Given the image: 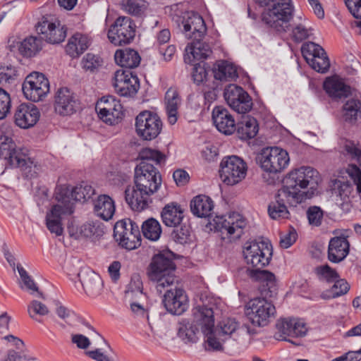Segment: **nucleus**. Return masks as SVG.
I'll return each mask as SVG.
<instances>
[{"mask_svg":"<svg viewBox=\"0 0 361 361\" xmlns=\"http://www.w3.org/2000/svg\"><path fill=\"white\" fill-rule=\"evenodd\" d=\"M138 157L140 161L135 168L134 185L126 188L125 199L133 210L140 212L148 207L150 196L161 185V175L156 166L164 165L166 156L158 149L145 147Z\"/></svg>","mask_w":361,"mask_h":361,"instance_id":"obj_1","label":"nucleus"},{"mask_svg":"<svg viewBox=\"0 0 361 361\" xmlns=\"http://www.w3.org/2000/svg\"><path fill=\"white\" fill-rule=\"evenodd\" d=\"M243 255L247 265L249 277L260 283L258 290L264 296H272L277 290L275 275L263 269L269 265L273 255L271 242L263 237L247 243L244 247Z\"/></svg>","mask_w":361,"mask_h":361,"instance_id":"obj_2","label":"nucleus"},{"mask_svg":"<svg viewBox=\"0 0 361 361\" xmlns=\"http://www.w3.org/2000/svg\"><path fill=\"white\" fill-rule=\"evenodd\" d=\"M320 181L318 171L310 166H302L288 173L279 189L295 196L300 203L313 197Z\"/></svg>","mask_w":361,"mask_h":361,"instance_id":"obj_3","label":"nucleus"},{"mask_svg":"<svg viewBox=\"0 0 361 361\" xmlns=\"http://www.w3.org/2000/svg\"><path fill=\"white\" fill-rule=\"evenodd\" d=\"M177 255L169 249L154 254L147 268L149 281L157 283V290L161 293L162 288L172 285L176 279V264L174 262Z\"/></svg>","mask_w":361,"mask_h":361,"instance_id":"obj_4","label":"nucleus"},{"mask_svg":"<svg viewBox=\"0 0 361 361\" xmlns=\"http://www.w3.org/2000/svg\"><path fill=\"white\" fill-rule=\"evenodd\" d=\"M294 16L292 0H276L271 8H264L261 13V21L267 27L283 33L290 30Z\"/></svg>","mask_w":361,"mask_h":361,"instance_id":"obj_5","label":"nucleus"},{"mask_svg":"<svg viewBox=\"0 0 361 361\" xmlns=\"http://www.w3.org/2000/svg\"><path fill=\"white\" fill-rule=\"evenodd\" d=\"M276 291L272 296H264L261 293V297L251 299L245 305V313L249 321L255 326H265L274 318L276 308L271 301L268 299L274 298Z\"/></svg>","mask_w":361,"mask_h":361,"instance_id":"obj_6","label":"nucleus"},{"mask_svg":"<svg viewBox=\"0 0 361 361\" xmlns=\"http://www.w3.org/2000/svg\"><path fill=\"white\" fill-rule=\"evenodd\" d=\"M163 123L157 113L149 110L140 112L135 119L137 135L142 140L156 139L162 130Z\"/></svg>","mask_w":361,"mask_h":361,"instance_id":"obj_7","label":"nucleus"},{"mask_svg":"<svg viewBox=\"0 0 361 361\" xmlns=\"http://www.w3.org/2000/svg\"><path fill=\"white\" fill-rule=\"evenodd\" d=\"M257 161L264 171L278 173L288 166L290 158L286 150L274 147L263 149L257 156Z\"/></svg>","mask_w":361,"mask_h":361,"instance_id":"obj_8","label":"nucleus"},{"mask_svg":"<svg viewBox=\"0 0 361 361\" xmlns=\"http://www.w3.org/2000/svg\"><path fill=\"white\" fill-rule=\"evenodd\" d=\"M247 170V164L242 158L231 155L222 159L219 175L224 183L234 185L245 178Z\"/></svg>","mask_w":361,"mask_h":361,"instance_id":"obj_9","label":"nucleus"},{"mask_svg":"<svg viewBox=\"0 0 361 361\" xmlns=\"http://www.w3.org/2000/svg\"><path fill=\"white\" fill-rule=\"evenodd\" d=\"M50 90L48 78L39 72L28 74L22 84L25 97L30 101L37 102L43 100Z\"/></svg>","mask_w":361,"mask_h":361,"instance_id":"obj_10","label":"nucleus"},{"mask_svg":"<svg viewBox=\"0 0 361 361\" xmlns=\"http://www.w3.org/2000/svg\"><path fill=\"white\" fill-rule=\"evenodd\" d=\"M214 223V228L222 235L226 234L230 240L240 238L247 225L246 219L238 212H232L227 216H216Z\"/></svg>","mask_w":361,"mask_h":361,"instance_id":"obj_11","label":"nucleus"},{"mask_svg":"<svg viewBox=\"0 0 361 361\" xmlns=\"http://www.w3.org/2000/svg\"><path fill=\"white\" fill-rule=\"evenodd\" d=\"M136 25L128 16H119L108 31L109 41L116 46L130 44L135 36Z\"/></svg>","mask_w":361,"mask_h":361,"instance_id":"obj_12","label":"nucleus"},{"mask_svg":"<svg viewBox=\"0 0 361 361\" xmlns=\"http://www.w3.org/2000/svg\"><path fill=\"white\" fill-rule=\"evenodd\" d=\"M37 32L42 39L49 44H59L64 41L67 35V27L51 16H43L35 26Z\"/></svg>","mask_w":361,"mask_h":361,"instance_id":"obj_13","label":"nucleus"},{"mask_svg":"<svg viewBox=\"0 0 361 361\" xmlns=\"http://www.w3.org/2000/svg\"><path fill=\"white\" fill-rule=\"evenodd\" d=\"M224 97L229 106L238 114H246L252 108V99L243 87L229 84L224 92Z\"/></svg>","mask_w":361,"mask_h":361,"instance_id":"obj_14","label":"nucleus"},{"mask_svg":"<svg viewBox=\"0 0 361 361\" xmlns=\"http://www.w3.org/2000/svg\"><path fill=\"white\" fill-rule=\"evenodd\" d=\"M113 86L119 96L133 97L140 88V80L133 71L118 69L114 73Z\"/></svg>","mask_w":361,"mask_h":361,"instance_id":"obj_15","label":"nucleus"},{"mask_svg":"<svg viewBox=\"0 0 361 361\" xmlns=\"http://www.w3.org/2000/svg\"><path fill=\"white\" fill-rule=\"evenodd\" d=\"M295 196H290L288 192L278 190L275 195V200L271 202L268 206V214L271 219L278 220L281 219H289V207H296L300 204Z\"/></svg>","mask_w":361,"mask_h":361,"instance_id":"obj_16","label":"nucleus"},{"mask_svg":"<svg viewBox=\"0 0 361 361\" xmlns=\"http://www.w3.org/2000/svg\"><path fill=\"white\" fill-rule=\"evenodd\" d=\"M277 332L274 335V338L279 341H285L294 345H298L290 339V337H302L304 336L307 331L306 325L300 319H283L279 320L276 324Z\"/></svg>","mask_w":361,"mask_h":361,"instance_id":"obj_17","label":"nucleus"},{"mask_svg":"<svg viewBox=\"0 0 361 361\" xmlns=\"http://www.w3.org/2000/svg\"><path fill=\"white\" fill-rule=\"evenodd\" d=\"M187 296L183 289L175 287L167 290L164 295L162 302L169 313L180 315L188 308Z\"/></svg>","mask_w":361,"mask_h":361,"instance_id":"obj_18","label":"nucleus"},{"mask_svg":"<svg viewBox=\"0 0 361 361\" xmlns=\"http://www.w3.org/2000/svg\"><path fill=\"white\" fill-rule=\"evenodd\" d=\"M78 101L68 87L59 88L54 97V109L61 116H69L76 112Z\"/></svg>","mask_w":361,"mask_h":361,"instance_id":"obj_19","label":"nucleus"},{"mask_svg":"<svg viewBox=\"0 0 361 361\" xmlns=\"http://www.w3.org/2000/svg\"><path fill=\"white\" fill-rule=\"evenodd\" d=\"M40 112L38 108L31 103H22L18 105L14 114V122L20 128L33 127L39 121Z\"/></svg>","mask_w":361,"mask_h":361,"instance_id":"obj_20","label":"nucleus"},{"mask_svg":"<svg viewBox=\"0 0 361 361\" xmlns=\"http://www.w3.org/2000/svg\"><path fill=\"white\" fill-rule=\"evenodd\" d=\"M183 32L188 39L203 37L206 32V25L203 18L195 12L185 14L181 20Z\"/></svg>","mask_w":361,"mask_h":361,"instance_id":"obj_21","label":"nucleus"},{"mask_svg":"<svg viewBox=\"0 0 361 361\" xmlns=\"http://www.w3.org/2000/svg\"><path fill=\"white\" fill-rule=\"evenodd\" d=\"M213 123L216 129L224 135H231L235 131L236 123L228 110L222 106H215L212 115Z\"/></svg>","mask_w":361,"mask_h":361,"instance_id":"obj_22","label":"nucleus"},{"mask_svg":"<svg viewBox=\"0 0 361 361\" xmlns=\"http://www.w3.org/2000/svg\"><path fill=\"white\" fill-rule=\"evenodd\" d=\"M200 39H192V42L185 48L184 61L185 63L192 64L195 61H204L212 53L209 44Z\"/></svg>","mask_w":361,"mask_h":361,"instance_id":"obj_23","label":"nucleus"},{"mask_svg":"<svg viewBox=\"0 0 361 361\" xmlns=\"http://www.w3.org/2000/svg\"><path fill=\"white\" fill-rule=\"evenodd\" d=\"M348 236L341 234L331 238L328 247V259L333 263H339L348 255L350 243Z\"/></svg>","mask_w":361,"mask_h":361,"instance_id":"obj_24","label":"nucleus"},{"mask_svg":"<svg viewBox=\"0 0 361 361\" xmlns=\"http://www.w3.org/2000/svg\"><path fill=\"white\" fill-rule=\"evenodd\" d=\"M323 87L328 95L334 100L346 99L353 94L351 87L337 76L327 78L324 82Z\"/></svg>","mask_w":361,"mask_h":361,"instance_id":"obj_25","label":"nucleus"},{"mask_svg":"<svg viewBox=\"0 0 361 361\" xmlns=\"http://www.w3.org/2000/svg\"><path fill=\"white\" fill-rule=\"evenodd\" d=\"M78 277L87 295L94 297L99 294L102 287L99 275L90 269H84L78 273Z\"/></svg>","mask_w":361,"mask_h":361,"instance_id":"obj_26","label":"nucleus"},{"mask_svg":"<svg viewBox=\"0 0 361 361\" xmlns=\"http://www.w3.org/2000/svg\"><path fill=\"white\" fill-rule=\"evenodd\" d=\"M341 117L343 122L351 126L361 123V100L355 97L346 99L341 109Z\"/></svg>","mask_w":361,"mask_h":361,"instance_id":"obj_27","label":"nucleus"},{"mask_svg":"<svg viewBox=\"0 0 361 361\" xmlns=\"http://www.w3.org/2000/svg\"><path fill=\"white\" fill-rule=\"evenodd\" d=\"M193 323L202 333H212L214 328V316L212 307L206 305L197 307L193 312Z\"/></svg>","mask_w":361,"mask_h":361,"instance_id":"obj_28","label":"nucleus"},{"mask_svg":"<svg viewBox=\"0 0 361 361\" xmlns=\"http://www.w3.org/2000/svg\"><path fill=\"white\" fill-rule=\"evenodd\" d=\"M55 200L61 204H56L62 212H67L71 215L74 212V196L73 187L69 185H58L54 191Z\"/></svg>","mask_w":361,"mask_h":361,"instance_id":"obj_29","label":"nucleus"},{"mask_svg":"<svg viewBox=\"0 0 361 361\" xmlns=\"http://www.w3.org/2000/svg\"><path fill=\"white\" fill-rule=\"evenodd\" d=\"M190 207L194 216L198 218H209L212 216L214 204L210 197L198 195L192 199Z\"/></svg>","mask_w":361,"mask_h":361,"instance_id":"obj_30","label":"nucleus"},{"mask_svg":"<svg viewBox=\"0 0 361 361\" xmlns=\"http://www.w3.org/2000/svg\"><path fill=\"white\" fill-rule=\"evenodd\" d=\"M116 64L124 70H130L137 67L141 61L139 53L135 49L125 48L116 50L114 54Z\"/></svg>","mask_w":361,"mask_h":361,"instance_id":"obj_31","label":"nucleus"},{"mask_svg":"<svg viewBox=\"0 0 361 361\" xmlns=\"http://www.w3.org/2000/svg\"><path fill=\"white\" fill-rule=\"evenodd\" d=\"M183 209L175 202L166 204L161 212L162 222L169 227H176L183 219Z\"/></svg>","mask_w":361,"mask_h":361,"instance_id":"obj_32","label":"nucleus"},{"mask_svg":"<svg viewBox=\"0 0 361 361\" xmlns=\"http://www.w3.org/2000/svg\"><path fill=\"white\" fill-rule=\"evenodd\" d=\"M94 211L101 219L108 221L114 214V202L109 195H100L94 201Z\"/></svg>","mask_w":361,"mask_h":361,"instance_id":"obj_33","label":"nucleus"},{"mask_svg":"<svg viewBox=\"0 0 361 361\" xmlns=\"http://www.w3.org/2000/svg\"><path fill=\"white\" fill-rule=\"evenodd\" d=\"M235 131L240 140L254 138L259 131V124L257 119L247 116L236 124Z\"/></svg>","mask_w":361,"mask_h":361,"instance_id":"obj_34","label":"nucleus"},{"mask_svg":"<svg viewBox=\"0 0 361 361\" xmlns=\"http://www.w3.org/2000/svg\"><path fill=\"white\" fill-rule=\"evenodd\" d=\"M89 47L88 38L80 33L73 35L66 46V52L71 58H78Z\"/></svg>","mask_w":361,"mask_h":361,"instance_id":"obj_35","label":"nucleus"},{"mask_svg":"<svg viewBox=\"0 0 361 361\" xmlns=\"http://www.w3.org/2000/svg\"><path fill=\"white\" fill-rule=\"evenodd\" d=\"M212 71L215 79L220 81L235 80L238 78L235 66L226 60L218 61Z\"/></svg>","mask_w":361,"mask_h":361,"instance_id":"obj_36","label":"nucleus"},{"mask_svg":"<svg viewBox=\"0 0 361 361\" xmlns=\"http://www.w3.org/2000/svg\"><path fill=\"white\" fill-rule=\"evenodd\" d=\"M59 205H53L51 210L46 215V226L51 233H55L56 236L63 234V228L62 227V216L68 214L67 212H62Z\"/></svg>","mask_w":361,"mask_h":361,"instance_id":"obj_37","label":"nucleus"},{"mask_svg":"<svg viewBox=\"0 0 361 361\" xmlns=\"http://www.w3.org/2000/svg\"><path fill=\"white\" fill-rule=\"evenodd\" d=\"M178 325V336L185 343H195L197 342V334L200 332V328L196 324L193 322L190 323L187 319H183Z\"/></svg>","mask_w":361,"mask_h":361,"instance_id":"obj_38","label":"nucleus"},{"mask_svg":"<svg viewBox=\"0 0 361 361\" xmlns=\"http://www.w3.org/2000/svg\"><path fill=\"white\" fill-rule=\"evenodd\" d=\"M20 154L16 149V144L11 138L5 137L4 141L0 142V158L8 161L11 166L13 164H19Z\"/></svg>","mask_w":361,"mask_h":361,"instance_id":"obj_39","label":"nucleus"},{"mask_svg":"<svg viewBox=\"0 0 361 361\" xmlns=\"http://www.w3.org/2000/svg\"><path fill=\"white\" fill-rule=\"evenodd\" d=\"M178 92L169 88L165 94V100L166 101V111L168 121L171 125H174L178 120V104L179 101Z\"/></svg>","mask_w":361,"mask_h":361,"instance_id":"obj_40","label":"nucleus"},{"mask_svg":"<svg viewBox=\"0 0 361 361\" xmlns=\"http://www.w3.org/2000/svg\"><path fill=\"white\" fill-rule=\"evenodd\" d=\"M42 48V38L39 39L36 37H26L19 46L20 53L25 57L34 56Z\"/></svg>","mask_w":361,"mask_h":361,"instance_id":"obj_41","label":"nucleus"},{"mask_svg":"<svg viewBox=\"0 0 361 361\" xmlns=\"http://www.w3.org/2000/svg\"><path fill=\"white\" fill-rule=\"evenodd\" d=\"M141 229L144 237L152 241L159 239L162 232L159 222L152 217L143 221Z\"/></svg>","mask_w":361,"mask_h":361,"instance_id":"obj_42","label":"nucleus"},{"mask_svg":"<svg viewBox=\"0 0 361 361\" xmlns=\"http://www.w3.org/2000/svg\"><path fill=\"white\" fill-rule=\"evenodd\" d=\"M339 147L341 154L356 161L361 166V149L357 147L354 141L341 138L339 141Z\"/></svg>","mask_w":361,"mask_h":361,"instance_id":"obj_43","label":"nucleus"},{"mask_svg":"<svg viewBox=\"0 0 361 361\" xmlns=\"http://www.w3.org/2000/svg\"><path fill=\"white\" fill-rule=\"evenodd\" d=\"M18 76V68L11 64L0 63V85L13 84Z\"/></svg>","mask_w":361,"mask_h":361,"instance_id":"obj_44","label":"nucleus"},{"mask_svg":"<svg viewBox=\"0 0 361 361\" xmlns=\"http://www.w3.org/2000/svg\"><path fill=\"white\" fill-rule=\"evenodd\" d=\"M75 202H86L94 195V189L86 183L82 182L73 187Z\"/></svg>","mask_w":361,"mask_h":361,"instance_id":"obj_45","label":"nucleus"},{"mask_svg":"<svg viewBox=\"0 0 361 361\" xmlns=\"http://www.w3.org/2000/svg\"><path fill=\"white\" fill-rule=\"evenodd\" d=\"M330 290L331 295L322 293L321 298L323 299L336 298L346 294L350 290V285L345 279H337Z\"/></svg>","mask_w":361,"mask_h":361,"instance_id":"obj_46","label":"nucleus"},{"mask_svg":"<svg viewBox=\"0 0 361 361\" xmlns=\"http://www.w3.org/2000/svg\"><path fill=\"white\" fill-rule=\"evenodd\" d=\"M171 234L174 242L185 245L190 241V227L185 224L175 227Z\"/></svg>","mask_w":361,"mask_h":361,"instance_id":"obj_47","label":"nucleus"},{"mask_svg":"<svg viewBox=\"0 0 361 361\" xmlns=\"http://www.w3.org/2000/svg\"><path fill=\"white\" fill-rule=\"evenodd\" d=\"M123 116V106L120 102H116L114 106L108 109L106 117L100 118L105 123L114 126L120 123Z\"/></svg>","mask_w":361,"mask_h":361,"instance_id":"obj_48","label":"nucleus"},{"mask_svg":"<svg viewBox=\"0 0 361 361\" xmlns=\"http://www.w3.org/2000/svg\"><path fill=\"white\" fill-rule=\"evenodd\" d=\"M314 273L320 281L324 280L328 283H333L339 278L338 272L327 264L316 267Z\"/></svg>","mask_w":361,"mask_h":361,"instance_id":"obj_49","label":"nucleus"},{"mask_svg":"<svg viewBox=\"0 0 361 361\" xmlns=\"http://www.w3.org/2000/svg\"><path fill=\"white\" fill-rule=\"evenodd\" d=\"M121 5L124 11L128 13L140 16L145 10V2L142 0H121Z\"/></svg>","mask_w":361,"mask_h":361,"instance_id":"obj_50","label":"nucleus"},{"mask_svg":"<svg viewBox=\"0 0 361 361\" xmlns=\"http://www.w3.org/2000/svg\"><path fill=\"white\" fill-rule=\"evenodd\" d=\"M312 69L318 73H324L327 72L330 68V61L327 54H321L315 56L313 55V58L307 62Z\"/></svg>","mask_w":361,"mask_h":361,"instance_id":"obj_51","label":"nucleus"},{"mask_svg":"<svg viewBox=\"0 0 361 361\" xmlns=\"http://www.w3.org/2000/svg\"><path fill=\"white\" fill-rule=\"evenodd\" d=\"M191 65L194 66L192 73L194 82L200 85L206 79L208 71L210 70V66L204 61L197 63L193 62Z\"/></svg>","mask_w":361,"mask_h":361,"instance_id":"obj_52","label":"nucleus"},{"mask_svg":"<svg viewBox=\"0 0 361 361\" xmlns=\"http://www.w3.org/2000/svg\"><path fill=\"white\" fill-rule=\"evenodd\" d=\"M20 163L19 164H13V167H19L23 171L27 178H33L37 174V166L30 158H23L22 155L19 157Z\"/></svg>","mask_w":361,"mask_h":361,"instance_id":"obj_53","label":"nucleus"},{"mask_svg":"<svg viewBox=\"0 0 361 361\" xmlns=\"http://www.w3.org/2000/svg\"><path fill=\"white\" fill-rule=\"evenodd\" d=\"M116 102H120L116 99L115 97L111 95H107L102 97L96 104V111L99 118L106 117V113L108 109H110L114 106V104H116Z\"/></svg>","mask_w":361,"mask_h":361,"instance_id":"obj_54","label":"nucleus"},{"mask_svg":"<svg viewBox=\"0 0 361 361\" xmlns=\"http://www.w3.org/2000/svg\"><path fill=\"white\" fill-rule=\"evenodd\" d=\"M130 224V219H125L118 221L114 228V235L118 242H123L124 238L130 232L127 225Z\"/></svg>","mask_w":361,"mask_h":361,"instance_id":"obj_55","label":"nucleus"},{"mask_svg":"<svg viewBox=\"0 0 361 361\" xmlns=\"http://www.w3.org/2000/svg\"><path fill=\"white\" fill-rule=\"evenodd\" d=\"M324 216L323 210L318 206H311L307 210V217L310 225L319 226Z\"/></svg>","mask_w":361,"mask_h":361,"instance_id":"obj_56","label":"nucleus"},{"mask_svg":"<svg viewBox=\"0 0 361 361\" xmlns=\"http://www.w3.org/2000/svg\"><path fill=\"white\" fill-rule=\"evenodd\" d=\"M102 231L99 226H96L93 223H86L79 228V231L76 232L77 238L80 236L84 238H91L94 235H100Z\"/></svg>","mask_w":361,"mask_h":361,"instance_id":"obj_57","label":"nucleus"},{"mask_svg":"<svg viewBox=\"0 0 361 361\" xmlns=\"http://www.w3.org/2000/svg\"><path fill=\"white\" fill-rule=\"evenodd\" d=\"M11 100L10 94L0 87V120L4 119L10 112Z\"/></svg>","mask_w":361,"mask_h":361,"instance_id":"obj_58","label":"nucleus"},{"mask_svg":"<svg viewBox=\"0 0 361 361\" xmlns=\"http://www.w3.org/2000/svg\"><path fill=\"white\" fill-rule=\"evenodd\" d=\"M102 65L99 56L93 54H87L82 60V68L86 71L93 72Z\"/></svg>","mask_w":361,"mask_h":361,"instance_id":"obj_59","label":"nucleus"},{"mask_svg":"<svg viewBox=\"0 0 361 361\" xmlns=\"http://www.w3.org/2000/svg\"><path fill=\"white\" fill-rule=\"evenodd\" d=\"M207 339L205 340L204 348L207 351H223L224 346L217 338L212 333H203Z\"/></svg>","mask_w":361,"mask_h":361,"instance_id":"obj_60","label":"nucleus"},{"mask_svg":"<svg viewBox=\"0 0 361 361\" xmlns=\"http://www.w3.org/2000/svg\"><path fill=\"white\" fill-rule=\"evenodd\" d=\"M27 312L30 317L35 319V316L37 314L44 316L49 313L47 307L37 300H32L27 307Z\"/></svg>","mask_w":361,"mask_h":361,"instance_id":"obj_61","label":"nucleus"},{"mask_svg":"<svg viewBox=\"0 0 361 361\" xmlns=\"http://www.w3.org/2000/svg\"><path fill=\"white\" fill-rule=\"evenodd\" d=\"M334 185L336 192L341 199H349V195L353 190L352 184L349 181L336 180Z\"/></svg>","mask_w":361,"mask_h":361,"instance_id":"obj_62","label":"nucleus"},{"mask_svg":"<svg viewBox=\"0 0 361 361\" xmlns=\"http://www.w3.org/2000/svg\"><path fill=\"white\" fill-rule=\"evenodd\" d=\"M311 31V29H307L302 24H299L292 30L293 40L295 42H302L312 35Z\"/></svg>","mask_w":361,"mask_h":361,"instance_id":"obj_63","label":"nucleus"},{"mask_svg":"<svg viewBox=\"0 0 361 361\" xmlns=\"http://www.w3.org/2000/svg\"><path fill=\"white\" fill-rule=\"evenodd\" d=\"M123 242H118L119 245L126 250H131L137 248L141 244V237H139L130 231Z\"/></svg>","mask_w":361,"mask_h":361,"instance_id":"obj_64","label":"nucleus"}]
</instances>
